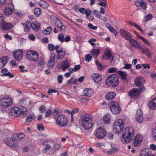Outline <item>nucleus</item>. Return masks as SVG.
I'll return each instance as SVG.
<instances>
[{"label":"nucleus","mask_w":156,"mask_h":156,"mask_svg":"<svg viewBox=\"0 0 156 156\" xmlns=\"http://www.w3.org/2000/svg\"><path fill=\"white\" fill-rule=\"evenodd\" d=\"M126 131L122 136L120 140L123 144H127L131 141L134 136L133 127H125Z\"/></svg>","instance_id":"f257e3e1"},{"label":"nucleus","mask_w":156,"mask_h":156,"mask_svg":"<svg viewBox=\"0 0 156 156\" xmlns=\"http://www.w3.org/2000/svg\"><path fill=\"white\" fill-rule=\"evenodd\" d=\"M80 121L83 127H93L95 124L92 116L87 113L82 114Z\"/></svg>","instance_id":"f03ea898"},{"label":"nucleus","mask_w":156,"mask_h":156,"mask_svg":"<svg viewBox=\"0 0 156 156\" xmlns=\"http://www.w3.org/2000/svg\"><path fill=\"white\" fill-rule=\"evenodd\" d=\"M118 78V74H111L107 78L105 84L108 86H112L113 87H116L119 84Z\"/></svg>","instance_id":"7ed1b4c3"},{"label":"nucleus","mask_w":156,"mask_h":156,"mask_svg":"<svg viewBox=\"0 0 156 156\" xmlns=\"http://www.w3.org/2000/svg\"><path fill=\"white\" fill-rule=\"evenodd\" d=\"M12 103V99L9 96H5L0 99V106L6 109L11 106Z\"/></svg>","instance_id":"20e7f679"},{"label":"nucleus","mask_w":156,"mask_h":156,"mask_svg":"<svg viewBox=\"0 0 156 156\" xmlns=\"http://www.w3.org/2000/svg\"><path fill=\"white\" fill-rule=\"evenodd\" d=\"M108 106L112 113L114 115L119 114L121 111L119 104L116 101H111L108 104Z\"/></svg>","instance_id":"39448f33"},{"label":"nucleus","mask_w":156,"mask_h":156,"mask_svg":"<svg viewBox=\"0 0 156 156\" xmlns=\"http://www.w3.org/2000/svg\"><path fill=\"white\" fill-rule=\"evenodd\" d=\"M25 57L29 60L36 62L39 59V55L37 51L30 50L26 53Z\"/></svg>","instance_id":"423d86ee"},{"label":"nucleus","mask_w":156,"mask_h":156,"mask_svg":"<svg viewBox=\"0 0 156 156\" xmlns=\"http://www.w3.org/2000/svg\"><path fill=\"white\" fill-rule=\"evenodd\" d=\"M56 123L61 127L66 126L68 123V119L65 115H60L57 117Z\"/></svg>","instance_id":"0eeeda50"},{"label":"nucleus","mask_w":156,"mask_h":156,"mask_svg":"<svg viewBox=\"0 0 156 156\" xmlns=\"http://www.w3.org/2000/svg\"><path fill=\"white\" fill-rule=\"evenodd\" d=\"M95 137L98 139L103 138L106 134V132L102 127H99L95 130L94 133Z\"/></svg>","instance_id":"6e6552de"},{"label":"nucleus","mask_w":156,"mask_h":156,"mask_svg":"<svg viewBox=\"0 0 156 156\" xmlns=\"http://www.w3.org/2000/svg\"><path fill=\"white\" fill-rule=\"evenodd\" d=\"M11 114L13 116L18 117L21 115H23L24 112L20 108L14 106L11 110Z\"/></svg>","instance_id":"1a4fd4ad"},{"label":"nucleus","mask_w":156,"mask_h":156,"mask_svg":"<svg viewBox=\"0 0 156 156\" xmlns=\"http://www.w3.org/2000/svg\"><path fill=\"white\" fill-rule=\"evenodd\" d=\"M12 55L16 60L20 61L22 57L23 51L20 50H15L12 52Z\"/></svg>","instance_id":"9d476101"},{"label":"nucleus","mask_w":156,"mask_h":156,"mask_svg":"<svg viewBox=\"0 0 156 156\" xmlns=\"http://www.w3.org/2000/svg\"><path fill=\"white\" fill-rule=\"evenodd\" d=\"M119 33L122 37L126 40H128L131 38H132V34L123 29H120Z\"/></svg>","instance_id":"9b49d317"},{"label":"nucleus","mask_w":156,"mask_h":156,"mask_svg":"<svg viewBox=\"0 0 156 156\" xmlns=\"http://www.w3.org/2000/svg\"><path fill=\"white\" fill-rule=\"evenodd\" d=\"M55 53L51 52L47 63L48 67L49 68H52L53 67L55 64Z\"/></svg>","instance_id":"f8f14e48"},{"label":"nucleus","mask_w":156,"mask_h":156,"mask_svg":"<svg viewBox=\"0 0 156 156\" xmlns=\"http://www.w3.org/2000/svg\"><path fill=\"white\" fill-rule=\"evenodd\" d=\"M14 5L12 3H8L5 7L4 10V13L6 15L11 14L14 10Z\"/></svg>","instance_id":"ddd939ff"},{"label":"nucleus","mask_w":156,"mask_h":156,"mask_svg":"<svg viewBox=\"0 0 156 156\" xmlns=\"http://www.w3.org/2000/svg\"><path fill=\"white\" fill-rule=\"evenodd\" d=\"M143 139V137L141 135H136L133 142L134 146L136 147L139 146L142 142Z\"/></svg>","instance_id":"4468645a"},{"label":"nucleus","mask_w":156,"mask_h":156,"mask_svg":"<svg viewBox=\"0 0 156 156\" xmlns=\"http://www.w3.org/2000/svg\"><path fill=\"white\" fill-rule=\"evenodd\" d=\"M139 93L138 89L134 88L130 90L128 94V95L132 98H136L139 96Z\"/></svg>","instance_id":"2eb2a0df"},{"label":"nucleus","mask_w":156,"mask_h":156,"mask_svg":"<svg viewBox=\"0 0 156 156\" xmlns=\"http://www.w3.org/2000/svg\"><path fill=\"white\" fill-rule=\"evenodd\" d=\"M143 112L140 109H138L136 112V120L139 122L141 123L143 120Z\"/></svg>","instance_id":"dca6fc26"},{"label":"nucleus","mask_w":156,"mask_h":156,"mask_svg":"<svg viewBox=\"0 0 156 156\" xmlns=\"http://www.w3.org/2000/svg\"><path fill=\"white\" fill-rule=\"evenodd\" d=\"M135 5L136 7H140L144 10L146 9L147 3L144 1L139 0L136 1L135 2Z\"/></svg>","instance_id":"f3484780"},{"label":"nucleus","mask_w":156,"mask_h":156,"mask_svg":"<svg viewBox=\"0 0 156 156\" xmlns=\"http://www.w3.org/2000/svg\"><path fill=\"white\" fill-rule=\"evenodd\" d=\"M6 144L9 147L15 148L17 147L18 142L12 139H7L6 141Z\"/></svg>","instance_id":"a211bd4d"},{"label":"nucleus","mask_w":156,"mask_h":156,"mask_svg":"<svg viewBox=\"0 0 156 156\" xmlns=\"http://www.w3.org/2000/svg\"><path fill=\"white\" fill-rule=\"evenodd\" d=\"M137 87L142 86L145 83L144 79L141 77H138L136 78L134 81Z\"/></svg>","instance_id":"6ab92c4d"},{"label":"nucleus","mask_w":156,"mask_h":156,"mask_svg":"<svg viewBox=\"0 0 156 156\" xmlns=\"http://www.w3.org/2000/svg\"><path fill=\"white\" fill-rule=\"evenodd\" d=\"M91 77L94 82L96 83H99L102 79V76L96 73L93 74Z\"/></svg>","instance_id":"aec40b11"},{"label":"nucleus","mask_w":156,"mask_h":156,"mask_svg":"<svg viewBox=\"0 0 156 156\" xmlns=\"http://www.w3.org/2000/svg\"><path fill=\"white\" fill-rule=\"evenodd\" d=\"M119 56L117 54H114L111 60V63L112 65H115L119 63Z\"/></svg>","instance_id":"412c9836"},{"label":"nucleus","mask_w":156,"mask_h":156,"mask_svg":"<svg viewBox=\"0 0 156 156\" xmlns=\"http://www.w3.org/2000/svg\"><path fill=\"white\" fill-rule=\"evenodd\" d=\"M94 91L91 88H86L83 92L84 95L88 97H91L93 94Z\"/></svg>","instance_id":"4be33fe9"},{"label":"nucleus","mask_w":156,"mask_h":156,"mask_svg":"<svg viewBox=\"0 0 156 156\" xmlns=\"http://www.w3.org/2000/svg\"><path fill=\"white\" fill-rule=\"evenodd\" d=\"M149 108L151 109H156V97L153 99L148 104Z\"/></svg>","instance_id":"5701e85b"},{"label":"nucleus","mask_w":156,"mask_h":156,"mask_svg":"<svg viewBox=\"0 0 156 156\" xmlns=\"http://www.w3.org/2000/svg\"><path fill=\"white\" fill-rule=\"evenodd\" d=\"M2 29L4 30H7L11 29L12 27L11 23H7L4 21L2 24L0 25Z\"/></svg>","instance_id":"b1692460"},{"label":"nucleus","mask_w":156,"mask_h":156,"mask_svg":"<svg viewBox=\"0 0 156 156\" xmlns=\"http://www.w3.org/2000/svg\"><path fill=\"white\" fill-rule=\"evenodd\" d=\"M140 51L142 53L145 54V55L148 58H151V54L147 48L145 47V48H140Z\"/></svg>","instance_id":"393cba45"},{"label":"nucleus","mask_w":156,"mask_h":156,"mask_svg":"<svg viewBox=\"0 0 156 156\" xmlns=\"http://www.w3.org/2000/svg\"><path fill=\"white\" fill-rule=\"evenodd\" d=\"M126 129L125 127H113V130L115 134H118L121 133L123 134Z\"/></svg>","instance_id":"a878e982"},{"label":"nucleus","mask_w":156,"mask_h":156,"mask_svg":"<svg viewBox=\"0 0 156 156\" xmlns=\"http://www.w3.org/2000/svg\"><path fill=\"white\" fill-rule=\"evenodd\" d=\"M30 25L32 29L35 31H38L39 30L40 28V25L38 22L35 21L33 23H31Z\"/></svg>","instance_id":"bb28decb"},{"label":"nucleus","mask_w":156,"mask_h":156,"mask_svg":"<svg viewBox=\"0 0 156 156\" xmlns=\"http://www.w3.org/2000/svg\"><path fill=\"white\" fill-rule=\"evenodd\" d=\"M55 24L57 28L60 29V30H63L65 29V26L62 25L61 21L58 18L56 20Z\"/></svg>","instance_id":"cd10ccee"},{"label":"nucleus","mask_w":156,"mask_h":156,"mask_svg":"<svg viewBox=\"0 0 156 156\" xmlns=\"http://www.w3.org/2000/svg\"><path fill=\"white\" fill-rule=\"evenodd\" d=\"M124 127V122L123 120L118 119L115 121L114 123L113 127Z\"/></svg>","instance_id":"c85d7f7f"},{"label":"nucleus","mask_w":156,"mask_h":156,"mask_svg":"<svg viewBox=\"0 0 156 156\" xmlns=\"http://www.w3.org/2000/svg\"><path fill=\"white\" fill-rule=\"evenodd\" d=\"M100 51L99 49H92L90 51V55L93 57H97L100 54Z\"/></svg>","instance_id":"c756f323"},{"label":"nucleus","mask_w":156,"mask_h":156,"mask_svg":"<svg viewBox=\"0 0 156 156\" xmlns=\"http://www.w3.org/2000/svg\"><path fill=\"white\" fill-rule=\"evenodd\" d=\"M69 63L67 60L63 61L61 64V68L63 71H65L68 67Z\"/></svg>","instance_id":"7c9ffc66"},{"label":"nucleus","mask_w":156,"mask_h":156,"mask_svg":"<svg viewBox=\"0 0 156 156\" xmlns=\"http://www.w3.org/2000/svg\"><path fill=\"white\" fill-rule=\"evenodd\" d=\"M116 95V94L115 92H111L105 96V97L108 100H111L115 98Z\"/></svg>","instance_id":"2f4dec72"},{"label":"nucleus","mask_w":156,"mask_h":156,"mask_svg":"<svg viewBox=\"0 0 156 156\" xmlns=\"http://www.w3.org/2000/svg\"><path fill=\"white\" fill-rule=\"evenodd\" d=\"M103 120L105 123L109 124L111 122V115L109 114H107L104 116Z\"/></svg>","instance_id":"473e14b6"},{"label":"nucleus","mask_w":156,"mask_h":156,"mask_svg":"<svg viewBox=\"0 0 156 156\" xmlns=\"http://www.w3.org/2000/svg\"><path fill=\"white\" fill-rule=\"evenodd\" d=\"M117 73L119 75V76L121 77L122 80H127V73L126 72L121 71H117Z\"/></svg>","instance_id":"72a5a7b5"},{"label":"nucleus","mask_w":156,"mask_h":156,"mask_svg":"<svg viewBox=\"0 0 156 156\" xmlns=\"http://www.w3.org/2000/svg\"><path fill=\"white\" fill-rule=\"evenodd\" d=\"M104 55L103 56V59H108L110 58L112 55L109 50H107L104 53Z\"/></svg>","instance_id":"f704fd0d"},{"label":"nucleus","mask_w":156,"mask_h":156,"mask_svg":"<svg viewBox=\"0 0 156 156\" xmlns=\"http://www.w3.org/2000/svg\"><path fill=\"white\" fill-rule=\"evenodd\" d=\"M129 23L130 25L134 27L138 30L142 32V34L143 33L144 31L142 30L140 26L137 24L132 22H129Z\"/></svg>","instance_id":"c9c22d12"},{"label":"nucleus","mask_w":156,"mask_h":156,"mask_svg":"<svg viewBox=\"0 0 156 156\" xmlns=\"http://www.w3.org/2000/svg\"><path fill=\"white\" fill-rule=\"evenodd\" d=\"M31 23L29 21H27L26 22L25 25L24 26V31L25 32L28 33L30 31L29 26H31Z\"/></svg>","instance_id":"e433bc0d"},{"label":"nucleus","mask_w":156,"mask_h":156,"mask_svg":"<svg viewBox=\"0 0 156 156\" xmlns=\"http://www.w3.org/2000/svg\"><path fill=\"white\" fill-rule=\"evenodd\" d=\"M106 27H108V28L110 31L115 36H118V34L117 32V31L115 28L111 27H108L107 26H106Z\"/></svg>","instance_id":"4c0bfd02"},{"label":"nucleus","mask_w":156,"mask_h":156,"mask_svg":"<svg viewBox=\"0 0 156 156\" xmlns=\"http://www.w3.org/2000/svg\"><path fill=\"white\" fill-rule=\"evenodd\" d=\"M34 13L35 16L38 17L41 13V10L39 8H36L34 10Z\"/></svg>","instance_id":"58836bf2"},{"label":"nucleus","mask_w":156,"mask_h":156,"mask_svg":"<svg viewBox=\"0 0 156 156\" xmlns=\"http://www.w3.org/2000/svg\"><path fill=\"white\" fill-rule=\"evenodd\" d=\"M52 31V28L51 27H47L45 30L43 31V33L45 35L49 34Z\"/></svg>","instance_id":"ea45409f"},{"label":"nucleus","mask_w":156,"mask_h":156,"mask_svg":"<svg viewBox=\"0 0 156 156\" xmlns=\"http://www.w3.org/2000/svg\"><path fill=\"white\" fill-rule=\"evenodd\" d=\"M98 2V4L102 7H106L107 4L106 0H97Z\"/></svg>","instance_id":"a19ab883"},{"label":"nucleus","mask_w":156,"mask_h":156,"mask_svg":"<svg viewBox=\"0 0 156 156\" xmlns=\"http://www.w3.org/2000/svg\"><path fill=\"white\" fill-rule=\"evenodd\" d=\"M36 117L34 114H29L27 117L26 122H29L34 119Z\"/></svg>","instance_id":"79ce46f5"},{"label":"nucleus","mask_w":156,"mask_h":156,"mask_svg":"<svg viewBox=\"0 0 156 156\" xmlns=\"http://www.w3.org/2000/svg\"><path fill=\"white\" fill-rule=\"evenodd\" d=\"M118 150L117 147L115 146H111L110 150L108 152V154H111L115 153Z\"/></svg>","instance_id":"37998d69"},{"label":"nucleus","mask_w":156,"mask_h":156,"mask_svg":"<svg viewBox=\"0 0 156 156\" xmlns=\"http://www.w3.org/2000/svg\"><path fill=\"white\" fill-rule=\"evenodd\" d=\"M91 11L88 9V13L86 15V16L88 19L89 20L93 21L94 19V17L93 15H90Z\"/></svg>","instance_id":"c03bdc74"},{"label":"nucleus","mask_w":156,"mask_h":156,"mask_svg":"<svg viewBox=\"0 0 156 156\" xmlns=\"http://www.w3.org/2000/svg\"><path fill=\"white\" fill-rule=\"evenodd\" d=\"M93 14L95 15V16L96 17L98 18L99 19H101L102 16L99 13V12L98 11L94 10L93 11Z\"/></svg>","instance_id":"a18cd8bd"},{"label":"nucleus","mask_w":156,"mask_h":156,"mask_svg":"<svg viewBox=\"0 0 156 156\" xmlns=\"http://www.w3.org/2000/svg\"><path fill=\"white\" fill-rule=\"evenodd\" d=\"M65 37L62 34H59L58 36V40L61 42H63L64 41Z\"/></svg>","instance_id":"49530a36"},{"label":"nucleus","mask_w":156,"mask_h":156,"mask_svg":"<svg viewBox=\"0 0 156 156\" xmlns=\"http://www.w3.org/2000/svg\"><path fill=\"white\" fill-rule=\"evenodd\" d=\"M38 63L39 65L41 67H43L44 66L45 63L44 62V59L42 58H40Z\"/></svg>","instance_id":"de8ad7c7"},{"label":"nucleus","mask_w":156,"mask_h":156,"mask_svg":"<svg viewBox=\"0 0 156 156\" xmlns=\"http://www.w3.org/2000/svg\"><path fill=\"white\" fill-rule=\"evenodd\" d=\"M79 11L83 14H87L88 12V9L87 10L83 8H80L79 9Z\"/></svg>","instance_id":"09e8293b"},{"label":"nucleus","mask_w":156,"mask_h":156,"mask_svg":"<svg viewBox=\"0 0 156 156\" xmlns=\"http://www.w3.org/2000/svg\"><path fill=\"white\" fill-rule=\"evenodd\" d=\"M39 110L42 113H45L46 111V107L44 105H41L39 107Z\"/></svg>","instance_id":"8fccbe9b"},{"label":"nucleus","mask_w":156,"mask_h":156,"mask_svg":"<svg viewBox=\"0 0 156 156\" xmlns=\"http://www.w3.org/2000/svg\"><path fill=\"white\" fill-rule=\"evenodd\" d=\"M141 156H155L153 154H152L149 152H146L143 151L141 154Z\"/></svg>","instance_id":"3c124183"},{"label":"nucleus","mask_w":156,"mask_h":156,"mask_svg":"<svg viewBox=\"0 0 156 156\" xmlns=\"http://www.w3.org/2000/svg\"><path fill=\"white\" fill-rule=\"evenodd\" d=\"M63 77L62 75H59L57 76V81L58 83L61 84L63 81Z\"/></svg>","instance_id":"603ef678"},{"label":"nucleus","mask_w":156,"mask_h":156,"mask_svg":"<svg viewBox=\"0 0 156 156\" xmlns=\"http://www.w3.org/2000/svg\"><path fill=\"white\" fill-rule=\"evenodd\" d=\"M51 148V146L49 144L46 145L45 147L43 149V152L44 153H46L47 152V150H48Z\"/></svg>","instance_id":"864d4df0"},{"label":"nucleus","mask_w":156,"mask_h":156,"mask_svg":"<svg viewBox=\"0 0 156 156\" xmlns=\"http://www.w3.org/2000/svg\"><path fill=\"white\" fill-rule=\"evenodd\" d=\"M1 59L2 62H3V66H5V65L7 62V61L8 60L7 57L6 56H5V57H3Z\"/></svg>","instance_id":"5fc2aeb1"},{"label":"nucleus","mask_w":156,"mask_h":156,"mask_svg":"<svg viewBox=\"0 0 156 156\" xmlns=\"http://www.w3.org/2000/svg\"><path fill=\"white\" fill-rule=\"evenodd\" d=\"M141 39H140L143 41L144 44L149 46L151 45V43L147 39L144 38V37H141Z\"/></svg>","instance_id":"6e6d98bb"},{"label":"nucleus","mask_w":156,"mask_h":156,"mask_svg":"<svg viewBox=\"0 0 156 156\" xmlns=\"http://www.w3.org/2000/svg\"><path fill=\"white\" fill-rule=\"evenodd\" d=\"M153 139L156 141V127H154L152 132Z\"/></svg>","instance_id":"4d7b16f0"},{"label":"nucleus","mask_w":156,"mask_h":156,"mask_svg":"<svg viewBox=\"0 0 156 156\" xmlns=\"http://www.w3.org/2000/svg\"><path fill=\"white\" fill-rule=\"evenodd\" d=\"M18 140H21L24 139V134L23 133H18Z\"/></svg>","instance_id":"13d9d810"},{"label":"nucleus","mask_w":156,"mask_h":156,"mask_svg":"<svg viewBox=\"0 0 156 156\" xmlns=\"http://www.w3.org/2000/svg\"><path fill=\"white\" fill-rule=\"evenodd\" d=\"M152 18V16L151 14L147 15L145 18L144 21L145 22H147L149 20H151Z\"/></svg>","instance_id":"bf43d9fd"},{"label":"nucleus","mask_w":156,"mask_h":156,"mask_svg":"<svg viewBox=\"0 0 156 156\" xmlns=\"http://www.w3.org/2000/svg\"><path fill=\"white\" fill-rule=\"evenodd\" d=\"M18 133L13 134L11 136V139L15 141L18 140Z\"/></svg>","instance_id":"052dcab7"},{"label":"nucleus","mask_w":156,"mask_h":156,"mask_svg":"<svg viewBox=\"0 0 156 156\" xmlns=\"http://www.w3.org/2000/svg\"><path fill=\"white\" fill-rule=\"evenodd\" d=\"M39 5L40 6L44 8H46L48 5V4L44 2H41L39 3Z\"/></svg>","instance_id":"680f3d73"},{"label":"nucleus","mask_w":156,"mask_h":156,"mask_svg":"<svg viewBox=\"0 0 156 156\" xmlns=\"http://www.w3.org/2000/svg\"><path fill=\"white\" fill-rule=\"evenodd\" d=\"M96 63L97 66V68L99 70H102L104 69V67L101 65L100 63L97 62Z\"/></svg>","instance_id":"e2e57ef3"},{"label":"nucleus","mask_w":156,"mask_h":156,"mask_svg":"<svg viewBox=\"0 0 156 156\" xmlns=\"http://www.w3.org/2000/svg\"><path fill=\"white\" fill-rule=\"evenodd\" d=\"M48 49L51 51H53L55 50V46L51 44H49L48 46Z\"/></svg>","instance_id":"0e129e2a"},{"label":"nucleus","mask_w":156,"mask_h":156,"mask_svg":"<svg viewBox=\"0 0 156 156\" xmlns=\"http://www.w3.org/2000/svg\"><path fill=\"white\" fill-rule=\"evenodd\" d=\"M92 57L91 55L90 56V54H87L85 56V60L87 62H89L91 59Z\"/></svg>","instance_id":"69168bd1"},{"label":"nucleus","mask_w":156,"mask_h":156,"mask_svg":"<svg viewBox=\"0 0 156 156\" xmlns=\"http://www.w3.org/2000/svg\"><path fill=\"white\" fill-rule=\"evenodd\" d=\"M65 54V52H63L62 53H61V54H58L57 56V59H60L62 58L64 56Z\"/></svg>","instance_id":"338daca9"},{"label":"nucleus","mask_w":156,"mask_h":156,"mask_svg":"<svg viewBox=\"0 0 156 156\" xmlns=\"http://www.w3.org/2000/svg\"><path fill=\"white\" fill-rule=\"evenodd\" d=\"M59 113V110L57 109H54L53 112V117L54 118L56 117Z\"/></svg>","instance_id":"774afa93"}]
</instances>
